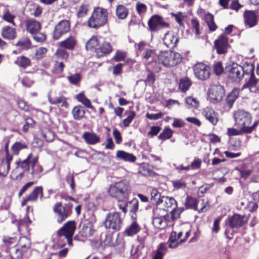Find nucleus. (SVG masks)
Segmentation results:
<instances>
[{
    "label": "nucleus",
    "mask_w": 259,
    "mask_h": 259,
    "mask_svg": "<svg viewBox=\"0 0 259 259\" xmlns=\"http://www.w3.org/2000/svg\"><path fill=\"white\" fill-rule=\"evenodd\" d=\"M132 188L130 183L126 180H121L110 185L108 193L112 197L118 201L127 200L131 194Z\"/></svg>",
    "instance_id": "nucleus-1"
},
{
    "label": "nucleus",
    "mask_w": 259,
    "mask_h": 259,
    "mask_svg": "<svg viewBox=\"0 0 259 259\" xmlns=\"http://www.w3.org/2000/svg\"><path fill=\"white\" fill-rule=\"evenodd\" d=\"M108 18V13L107 9L100 7L96 8L88 20V25L91 28L98 29L107 24Z\"/></svg>",
    "instance_id": "nucleus-2"
},
{
    "label": "nucleus",
    "mask_w": 259,
    "mask_h": 259,
    "mask_svg": "<svg viewBox=\"0 0 259 259\" xmlns=\"http://www.w3.org/2000/svg\"><path fill=\"white\" fill-rule=\"evenodd\" d=\"M234 118L235 126L237 128H242L245 131V134L251 133L252 128L247 127L251 121V115L249 113L244 110H239L234 113Z\"/></svg>",
    "instance_id": "nucleus-3"
},
{
    "label": "nucleus",
    "mask_w": 259,
    "mask_h": 259,
    "mask_svg": "<svg viewBox=\"0 0 259 259\" xmlns=\"http://www.w3.org/2000/svg\"><path fill=\"white\" fill-rule=\"evenodd\" d=\"M158 61L163 66L170 67L177 65L182 60L181 55L170 50L162 51L158 57Z\"/></svg>",
    "instance_id": "nucleus-4"
},
{
    "label": "nucleus",
    "mask_w": 259,
    "mask_h": 259,
    "mask_svg": "<svg viewBox=\"0 0 259 259\" xmlns=\"http://www.w3.org/2000/svg\"><path fill=\"white\" fill-rule=\"evenodd\" d=\"M31 241L26 237H20L17 244L11 248V256L20 259L31 247Z\"/></svg>",
    "instance_id": "nucleus-5"
},
{
    "label": "nucleus",
    "mask_w": 259,
    "mask_h": 259,
    "mask_svg": "<svg viewBox=\"0 0 259 259\" xmlns=\"http://www.w3.org/2000/svg\"><path fill=\"white\" fill-rule=\"evenodd\" d=\"M72 207L73 205L70 202L66 203L64 205L60 202L55 204L53 210L58 223L63 222L71 214Z\"/></svg>",
    "instance_id": "nucleus-6"
},
{
    "label": "nucleus",
    "mask_w": 259,
    "mask_h": 259,
    "mask_svg": "<svg viewBox=\"0 0 259 259\" xmlns=\"http://www.w3.org/2000/svg\"><path fill=\"white\" fill-rule=\"evenodd\" d=\"M225 72L228 78L233 81H240L244 75L243 68L235 63L226 66Z\"/></svg>",
    "instance_id": "nucleus-7"
},
{
    "label": "nucleus",
    "mask_w": 259,
    "mask_h": 259,
    "mask_svg": "<svg viewBox=\"0 0 259 259\" xmlns=\"http://www.w3.org/2000/svg\"><path fill=\"white\" fill-rule=\"evenodd\" d=\"M104 225L106 228L115 231L119 230L122 225L119 213L117 212L108 213L106 217Z\"/></svg>",
    "instance_id": "nucleus-8"
},
{
    "label": "nucleus",
    "mask_w": 259,
    "mask_h": 259,
    "mask_svg": "<svg viewBox=\"0 0 259 259\" xmlns=\"http://www.w3.org/2000/svg\"><path fill=\"white\" fill-rule=\"evenodd\" d=\"M76 229L75 223L74 221H70L64 224L63 227L58 231L59 237L64 236L67 240L69 245L72 244V237Z\"/></svg>",
    "instance_id": "nucleus-9"
},
{
    "label": "nucleus",
    "mask_w": 259,
    "mask_h": 259,
    "mask_svg": "<svg viewBox=\"0 0 259 259\" xmlns=\"http://www.w3.org/2000/svg\"><path fill=\"white\" fill-rule=\"evenodd\" d=\"M195 76L198 80H205L207 79L210 74L209 67L203 63H197L193 67Z\"/></svg>",
    "instance_id": "nucleus-10"
},
{
    "label": "nucleus",
    "mask_w": 259,
    "mask_h": 259,
    "mask_svg": "<svg viewBox=\"0 0 259 259\" xmlns=\"http://www.w3.org/2000/svg\"><path fill=\"white\" fill-rule=\"evenodd\" d=\"M225 95V89L220 84L211 85L208 91V96L211 102L216 103L220 102Z\"/></svg>",
    "instance_id": "nucleus-11"
},
{
    "label": "nucleus",
    "mask_w": 259,
    "mask_h": 259,
    "mask_svg": "<svg viewBox=\"0 0 259 259\" xmlns=\"http://www.w3.org/2000/svg\"><path fill=\"white\" fill-rule=\"evenodd\" d=\"M149 30L151 32H157L162 28H168V23L165 22L162 17L158 15H153L148 22Z\"/></svg>",
    "instance_id": "nucleus-12"
},
{
    "label": "nucleus",
    "mask_w": 259,
    "mask_h": 259,
    "mask_svg": "<svg viewBox=\"0 0 259 259\" xmlns=\"http://www.w3.org/2000/svg\"><path fill=\"white\" fill-rule=\"evenodd\" d=\"M70 29L69 21L64 20L60 21L55 27L53 38L55 40L59 39L63 35L68 32Z\"/></svg>",
    "instance_id": "nucleus-13"
},
{
    "label": "nucleus",
    "mask_w": 259,
    "mask_h": 259,
    "mask_svg": "<svg viewBox=\"0 0 259 259\" xmlns=\"http://www.w3.org/2000/svg\"><path fill=\"white\" fill-rule=\"evenodd\" d=\"M244 24L248 28L255 26L257 23V15L255 11L246 10L243 14Z\"/></svg>",
    "instance_id": "nucleus-14"
},
{
    "label": "nucleus",
    "mask_w": 259,
    "mask_h": 259,
    "mask_svg": "<svg viewBox=\"0 0 259 259\" xmlns=\"http://www.w3.org/2000/svg\"><path fill=\"white\" fill-rule=\"evenodd\" d=\"M112 50V46L110 42L105 40L95 48V52L97 57H101L109 54Z\"/></svg>",
    "instance_id": "nucleus-15"
},
{
    "label": "nucleus",
    "mask_w": 259,
    "mask_h": 259,
    "mask_svg": "<svg viewBox=\"0 0 259 259\" xmlns=\"http://www.w3.org/2000/svg\"><path fill=\"white\" fill-rule=\"evenodd\" d=\"M214 46L218 54H224L227 53L229 46L227 37L224 35L221 36L215 40Z\"/></svg>",
    "instance_id": "nucleus-16"
},
{
    "label": "nucleus",
    "mask_w": 259,
    "mask_h": 259,
    "mask_svg": "<svg viewBox=\"0 0 259 259\" xmlns=\"http://www.w3.org/2000/svg\"><path fill=\"white\" fill-rule=\"evenodd\" d=\"M229 225L231 228H238L243 226L247 222L244 215L235 214L229 218Z\"/></svg>",
    "instance_id": "nucleus-17"
},
{
    "label": "nucleus",
    "mask_w": 259,
    "mask_h": 259,
    "mask_svg": "<svg viewBox=\"0 0 259 259\" xmlns=\"http://www.w3.org/2000/svg\"><path fill=\"white\" fill-rule=\"evenodd\" d=\"M6 156L0 164V173L3 175H7L10 169V163L13 159V156L8 153V144L6 145Z\"/></svg>",
    "instance_id": "nucleus-18"
},
{
    "label": "nucleus",
    "mask_w": 259,
    "mask_h": 259,
    "mask_svg": "<svg viewBox=\"0 0 259 259\" xmlns=\"http://www.w3.org/2000/svg\"><path fill=\"white\" fill-rule=\"evenodd\" d=\"M31 170L30 174L33 179H38L40 178L43 168L38 163L37 156L33 157L31 159Z\"/></svg>",
    "instance_id": "nucleus-19"
},
{
    "label": "nucleus",
    "mask_w": 259,
    "mask_h": 259,
    "mask_svg": "<svg viewBox=\"0 0 259 259\" xmlns=\"http://www.w3.org/2000/svg\"><path fill=\"white\" fill-rule=\"evenodd\" d=\"M202 115L205 119L215 125L218 122V113L211 108L207 107L202 111Z\"/></svg>",
    "instance_id": "nucleus-20"
},
{
    "label": "nucleus",
    "mask_w": 259,
    "mask_h": 259,
    "mask_svg": "<svg viewBox=\"0 0 259 259\" xmlns=\"http://www.w3.org/2000/svg\"><path fill=\"white\" fill-rule=\"evenodd\" d=\"M163 39L164 45L170 48L176 47L179 40L178 36L172 32L166 33Z\"/></svg>",
    "instance_id": "nucleus-21"
},
{
    "label": "nucleus",
    "mask_w": 259,
    "mask_h": 259,
    "mask_svg": "<svg viewBox=\"0 0 259 259\" xmlns=\"http://www.w3.org/2000/svg\"><path fill=\"white\" fill-rule=\"evenodd\" d=\"M127 212L129 211L131 217L136 219L139 210V202L137 199L134 198L126 203Z\"/></svg>",
    "instance_id": "nucleus-22"
},
{
    "label": "nucleus",
    "mask_w": 259,
    "mask_h": 259,
    "mask_svg": "<svg viewBox=\"0 0 259 259\" xmlns=\"http://www.w3.org/2000/svg\"><path fill=\"white\" fill-rule=\"evenodd\" d=\"M155 51L152 49H146L143 53L142 57L146 66L152 65L153 63L156 64L154 60Z\"/></svg>",
    "instance_id": "nucleus-23"
},
{
    "label": "nucleus",
    "mask_w": 259,
    "mask_h": 259,
    "mask_svg": "<svg viewBox=\"0 0 259 259\" xmlns=\"http://www.w3.org/2000/svg\"><path fill=\"white\" fill-rule=\"evenodd\" d=\"M32 158V154L30 153L25 159L16 161V168H20L23 172L29 171L31 165Z\"/></svg>",
    "instance_id": "nucleus-24"
},
{
    "label": "nucleus",
    "mask_w": 259,
    "mask_h": 259,
    "mask_svg": "<svg viewBox=\"0 0 259 259\" xmlns=\"http://www.w3.org/2000/svg\"><path fill=\"white\" fill-rule=\"evenodd\" d=\"M169 216L168 215H164L160 217L154 216L153 218L152 224L155 227L162 229L167 226V220Z\"/></svg>",
    "instance_id": "nucleus-25"
},
{
    "label": "nucleus",
    "mask_w": 259,
    "mask_h": 259,
    "mask_svg": "<svg viewBox=\"0 0 259 259\" xmlns=\"http://www.w3.org/2000/svg\"><path fill=\"white\" fill-rule=\"evenodd\" d=\"M2 37L8 40H13L16 37L17 33L16 29L9 26L4 27L1 31Z\"/></svg>",
    "instance_id": "nucleus-26"
},
{
    "label": "nucleus",
    "mask_w": 259,
    "mask_h": 259,
    "mask_svg": "<svg viewBox=\"0 0 259 259\" xmlns=\"http://www.w3.org/2000/svg\"><path fill=\"white\" fill-rule=\"evenodd\" d=\"M39 197L41 200H42L44 197L43 188L41 186L36 187L33 191L27 196V200H30V202H35Z\"/></svg>",
    "instance_id": "nucleus-27"
},
{
    "label": "nucleus",
    "mask_w": 259,
    "mask_h": 259,
    "mask_svg": "<svg viewBox=\"0 0 259 259\" xmlns=\"http://www.w3.org/2000/svg\"><path fill=\"white\" fill-rule=\"evenodd\" d=\"M116 158L125 161L134 162L136 160V157L133 154L126 152L122 150H118L116 152Z\"/></svg>",
    "instance_id": "nucleus-28"
},
{
    "label": "nucleus",
    "mask_w": 259,
    "mask_h": 259,
    "mask_svg": "<svg viewBox=\"0 0 259 259\" xmlns=\"http://www.w3.org/2000/svg\"><path fill=\"white\" fill-rule=\"evenodd\" d=\"M40 24L33 19H30L26 22V29L31 34H33L39 31Z\"/></svg>",
    "instance_id": "nucleus-29"
},
{
    "label": "nucleus",
    "mask_w": 259,
    "mask_h": 259,
    "mask_svg": "<svg viewBox=\"0 0 259 259\" xmlns=\"http://www.w3.org/2000/svg\"><path fill=\"white\" fill-rule=\"evenodd\" d=\"M82 138L84 139L85 141L90 145H94L100 142V138L94 133L85 132L82 135Z\"/></svg>",
    "instance_id": "nucleus-30"
},
{
    "label": "nucleus",
    "mask_w": 259,
    "mask_h": 259,
    "mask_svg": "<svg viewBox=\"0 0 259 259\" xmlns=\"http://www.w3.org/2000/svg\"><path fill=\"white\" fill-rule=\"evenodd\" d=\"M94 231L93 224L90 222H88L83 224L80 232L81 236L87 237L92 236Z\"/></svg>",
    "instance_id": "nucleus-31"
},
{
    "label": "nucleus",
    "mask_w": 259,
    "mask_h": 259,
    "mask_svg": "<svg viewBox=\"0 0 259 259\" xmlns=\"http://www.w3.org/2000/svg\"><path fill=\"white\" fill-rule=\"evenodd\" d=\"M49 101L51 104L56 105L62 103V107H67L68 104L66 101L65 98L61 95L56 96H49Z\"/></svg>",
    "instance_id": "nucleus-32"
},
{
    "label": "nucleus",
    "mask_w": 259,
    "mask_h": 259,
    "mask_svg": "<svg viewBox=\"0 0 259 259\" xmlns=\"http://www.w3.org/2000/svg\"><path fill=\"white\" fill-rule=\"evenodd\" d=\"M76 40L72 36L68 37L65 40L60 42V46L62 48H64L69 50H72L74 49L76 45Z\"/></svg>",
    "instance_id": "nucleus-33"
},
{
    "label": "nucleus",
    "mask_w": 259,
    "mask_h": 259,
    "mask_svg": "<svg viewBox=\"0 0 259 259\" xmlns=\"http://www.w3.org/2000/svg\"><path fill=\"white\" fill-rule=\"evenodd\" d=\"M257 83V80L255 78L253 73L252 72L249 80L243 85L242 89L249 88L250 91L255 92L257 90L256 88Z\"/></svg>",
    "instance_id": "nucleus-34"
},
{
    "label": "nucleus",
    "mask_w": 259,
    "mask_h": 259,
    "mask_svg": "<svg viewBox=\"0 0 259 259\" xmlns=\"http://www.w3.org/2000/svg\"><path fill=\"white\" fill-rule=\"evenodd\" d=\"M141 228L138 224L136 222H133L125 230V234L128 236H132L140 230Z\"/></svg>",
    "instance_id": "nucleus-35"
},
{
    "label": "nucleus",
    "mask_w": 259,
    "mask_h": 259,
    "mask_svg": "<svg viewBox=\"0 0 259 259\" xmlns=\"http://www.w3.org/2000/svg\"><path fill=\"white\" fill-rule=\"evenodd\" d=\"M160 193L156 189H153L151 192V202L153 204L158 205L162 203Z\"/></svg>",
    "instance_id": "nucleus-36"
},
{
    "label": "nucleus",
    "mask_w": 259,
    "mask_h": 259,
    "mask_svg": "<svg viewBox=\"0 0 259 259\" xmlns=\"http://www.w3.org/2000/svg\"><path fill=\"white\" fill-rule=\"evenodd\" d=\"M73 118L79 120L84 116L85 111L80 106H76L73 108L72 111Z\"/></svg>",
    "instance_id": "nucleus-37"
},
{
    "label": "nucleus",
    "mask_w": 259,
    "mask_h": 259,
    "mask_svg": "<svg viewBox=\"0 0 259 259\" xmlns=\"http://www.w3.org/2000/svg\"><path fill=\"white\" fill-rule=\"evenodd\" d=\"M162 203H164V207L166 208L176 207L177 202L172 197L162 196Z\"/></svg>",
    "instance_id": "nucleus-38"
},
{
    "label": "nucleus",
    "mask_w": 259,
    "mask_h": 259,
    "mask_svg": "<svg viewBox=\"0 0 259 259\" xmlns=\"http://www.w3.org/2000/svg\"><path fill=\"white\" fill-rule=\"evenodd\" d=\"M15 46L20 47L23 50H27L31 48V44L30 39L27 37H23L18 40Z\"/></svg>",
    "instance_id": "nucleus-39"
},
{
    "label": "nucleus",
    "mask_w": 259,
    "mask_h": 259,
    "mask_svg": "<svg viewBox=\"0 0 259 259\" xmlns=\"http://www.w3.org/2000/svg\"><path fill=\"white\" fill-rule=\"evenodd\" d=\"M128 14V11L123 5H118L116 9V15L119 19H125Z\"/></svg>",
    "instance_id": "nucleus-40"
},
{
    "label": "nucleus",
    "mask_w": 259,
    "mask_h": 259,
    "mask_svg": "<svg viewBox=\"0 0 259 259\" xmlns=\"http://www.w3.org/2000/svg\"><path fill=\"white\" fill-rule=\"evenodd\" d=\"M192 84L190 79L187 77L182 78L179 83V89L181 92L185 93L190 88Z\"/></svg>",
    "instance_id": "nucleus-41"
},
{
    "label": "nucleus",
    "mask_w": 259,
    "mask_h": 259,
    "mask_svg": "<svg viewBox=\"0 0 259 259\" xmlns=\"http://www.w3.org/2000/svg\"><path fill=\"white\" fill-rule=\"evenodd\" d=\"M14 63L23 68H26L31 64L30 59L24 56L18 57Z\"/></svg>",
    "instance_id": "nucleus-42"
},
{
    "label": "nucleus",
    "mask_w": 259,
    "mask_h": 259,
    "mask_svg": "<svg viewBox=\"0 0 259 259\" xmlns=\"http://www.w3.org/2000/svg\"><path fill=\"white\" fill-rule=\"evenodd\" d=\"M239 95L238 89L233 90L227 97L226 102L229 107H231Z\"/></svg>",
    "instance_id": "nucleus-43"
},
{
    "label": "nucleus",
    "mask_w": 259,
    "mask_h": 259,
    "mask_svg": "<svg viewBox=\"0 0 259 259\" xmlns=\"http://www.w3.org/2000/svg\"><path fill=\"white\" fill-rule=\"evenodd\" d=\"M166 245L164 243H160L153 256V259H163L165 252L166 251Z\"/></svg>",
    "instance_id": "nucleus-44"
},
{
    "label": "nucleus",
    "mask_w": 259,
    "mask_h": 259,
    "mask_svg": "<svg viewBox=\"0 0 259 259\" xmlns=\"http://www.w3.org/2000/svg\"><path fill=\"white\" fill-rule=\"evenodd\" d=\"M76 99L78 101L81 102L86 107L92 110H94V107L92 105L90 100L88 99L83 94L80 93L76 96Z\"/></svg>",
    "instance_id": "nucleus-45"
},
{
    "label": "nucleus",
    "mask_w": 259,
    "mask_h": 259,
    "mask_svg": "<svg viewBox=\"0 0 259 259\" xmlns=\"http://www.w3.org/2000/svg\"><path fill=\"white\" fill-rule=\"evenodd\" d=\"M197 200L196 198L187 196L185 202V205L187 209H197Z\"/></svg>",
    "instance_id": "nucleus-46"
},
{
    "label": "nucleus",
    "mask_w": 259,
    "mask_h": 259,
    "mask_svg": "<svg viewBox=\"0 0 259 259\" xmlns=\"http://www.w3.org/2000/svg\"><path fill=\"white\" fill-rule=\"evenodd\" d=\"M67 78L71 84L78 86L81 81V75L79 73H75L68 76Z\"/></svg>",
    "instance_id": "nucleus-47"
},
{
    "label": "nucleus",
    "mask_w": 259,
    "mask_h": 259,
    "mask_svg": "<svg viewBox=\"0 0 259 259\" xmlns=\"http://www.w3.org/2000/svg\"><path fill=\"white\" fill-rule=\"evenodd\" d=\"M27 148V146L23 143L17 142L15 143L11 147V150L13 154L17 155L19 151L23 149Z\"/></svg>",
    "instance_id": "nucleus-48"
},
{
    "label": "nucleus",
    "mask_w": 259,
    "mask_h": 259,
    "mask_svg": "<svg viewBox=\"0 0 259 259\" xmlns=\"http://www.w3.org/2000/svg\"><path fill=\"white\" fill-rule=\"evenodd\" d=\"M213 71L214 73L219 75L224 71L222 63L221 61H215L213 65Z\"/></svg>",
    "instance_id": "nucleus-49"
},
{
    "label": "nucleus",
    "mask_w": 259,
    "mask_h": 259,
    "mask_svg": "<svg viewBox=\"0 0 259 259\" xmlns=\"http://www.w3.org/2000/svg\"><path fill=\"white\" fill-rule=\"evenodd\" d=\"M126 114H127V117L122 121L123 124L125 127L129 126L136 116L135 112L133 111L126 112Z\"/></svg>",
    "instance_id": "nucleus-50"
},
{
    "label": "nucleus",
    "mask_w": 259,
    "mask_h": 259,
    "mask_svg": "<svg viewBox=\"0 0 259 259\" xmlns=\"http://www.w3.org/2000/svg\"><path fill=\"white\" fill-rule=\"evenodd\" d=\"M2 18L4 20L11 23L13 26H16V24L14 21L15 16L11 14L8 10L4 12V15Z\"/></svg>",
    "instance_id": "nucleus-51"
},
{
    "label": "nucleus",
    "mask_w": 259,
    "mask_h": 259,
    "mask_svg": "<svg viewBox=\"0 0 259 259\" xmlns=\"http://www.w3.org/2000/svg\"><path fill=\"white\" fill-rule=\"evenodd\" d=\"M173 132L170 128H166L163 131L162 133H161L158 136V139L165 140L166 139H170L172 136Z\"/></svg>",
    "instance_id": "nucleus-52"
},
{
    "label": "nucleus",
    "mask_w": 259,
    "mask_h": 259,
    "mask_svg": "<svg viewBox=\"0 0 259 259\" xmlns=\"http://www.w3.org/2000/svg\"><path fill=\"white\" fill-rule=\"evenodd\" d=\"M185 102L189 106V107L197 108L199 106V102L197 100L191 97L186 98Z\"/></svg>",
    "instance_id": "nucleus-53"
},
{
    "label": "nucleus",
    "mask_w": 259,
    "mask_h": 259,
    "mask_svg": "<svg viewBox=\"0 0 259 259\" xmlns=\"http://www.w3.org/2000/svg\"><path fill=\"white\" fill-rule=\"evenodd\" d=\"M238 129H235L234 128H228L227 129V134L229 136H233L240 135L243 133H245L244 131L241 128H238Z\"/></svg>",
    "instance_id": "nucleus-54"
},
{
    "label": "nucleus",
    "mask_w": 259,
    "mask_h": 259,
    "mask_svg": "<svg viewBox=\"0 0 259 259\" xmlns=\"http://www.w3.org/2000/svg\"><path fill=\"white\" fill-rule=\"evenodd\" d=\"M47 50L44 47H40L37 49L35 51V57L37 60H40L43 58L47 53Z\"/></svg>",
    "instance_id": "nucleus-55"
},
{
    "label": "nucleus",
    "mask_w": 259,
    "mask_h": 259,
    "mask_svg": "<svg viewBox=\"0 0 259 259\" xmlns=\"http://www.w3.org/2000/svg\"><path fill=\"white\" fill-rule=\"evenodd\" d=\"M89 11L88 6L87 5H81L78 9L77 13V17L78 18H82L87 15Z\"/></svg>",
    "instance_id": "nucleus-56"
},
{
    "label": "nucleus",
    "mask_w": 259,
    "mask_h": 259,
    "mask_svg": "<svg viewBox=\"0 0 259 259\" xmlns=\"http://www.w3.org/2000/svg\"><path fill=\"white\" fill-rule=\"evenodd\" d=\"M155 80V77L154 74L151 71H148L146 79L145 80L146 84L151 85L154 83Z\"/></svg>",
    "instance_id": "nucleus-57"
},
{
    "label": "nucleus",
    "mask_w": 259,
    "mask_h": 259,
    "mask_svg": "<svg viewBox=\"0 0 259 259\" xmlns=\"http://www.w3.org/2000/svg\"><path fill=\"white\" fill-rule=\"evenodd\" d=\"M98 39L96 37L91 38L86 44L85 47L87 50L91 49L92 48L97 47Z\"/></svg>",
    "instance_id": "nucleus-58"
},
{
    "label": "nucleus",
    "mask_w": 259,
    "mask_h": 259,
    "mask_svg": "<svg viewBox=\"0 0 259 259\" xmlns=\"http://www.w3.org/2000/svg\"><path fill=\"white\" fill-rule=\"evenodd\" d=\"M32 35L33 39L37 42H43L46 39V35L42 33L39 32V31Z\"/></svg>",
    "instance_id": "nucleus-59"
},
{
    "label": "nucleus",
    "mask_w": 259,
    "mask_h": 259,
    "mask_svg": "<svg viewBox=\"0 0 259 259\" xmlns=\"http://www.w3.org/2000/svg\"><path fill=\"white\" fill-rule=\"evenodd\" d=\"M55 55L57 58L60 59H66L68 57L67 52L63 49H58L55 53Z\"/></svg>",
    "instance_id": "nucleus-60"
},
{
    "label": "nucleus",
    "mask_w": 259,
    "mask_h": 259,
    "mask_svg": "<svg viewBox=\"0 0 259 259\" xmlns=\"http://www.w3.org/2000/svg\"><path fill=\"white\" fill-rule=\"evenodd\" d=\"M136 10L139 14L142 15L146 12L147 7L144 4L138 3L136 5Z\"/></svg>",
    "instance_id": "nucleus-61"
},
{
    "label": "nucleus",
    "mask_w": 259,
    "mask_h": 259,
    "mask_svg": "<svg viewBox=\"0 0 259 259\" xmlns=\"http://www.w3.org/2000/svg\"><path fill=\"white\" fill-rule=\"evenodd\" d=\"M113 135L116 143L117 144H120L122 142V137L119 131L117 129L114 128L113 131Z\"/></svg>",
    "instance_id": "nucleus-62"
},
{
    "label": "nucleus",
    "mask_w": 259,
    "mask_h": 259,
    "mask_svg": "<svg viewBox=\"0 0 259 259\" xmlns=\"http://www.w3.org/2000/svg\"><path fill=\"white\" fill-rule=\"evenodd\" d=\"M125 58V53L120 51H117L114 57V59L117 62H119L124 60Z\"/></svg>",
    "instance_id": "nucleus-63"
},
{
    "label": "nucleus",
    "mask_w": 259,
    "mask_h": 259,
    "mask_svg": "<svg viewBox=\"0 0 259 259\" xmlns=\"http://www.w3.org/2000/svg\"><path fill=\"white\" fill-rule=\"evenodd\" d=\"M242 7V6L238 3V0H233L229 6V8L237 12Z\"/></svg>",
    "instance_id": "nucleus-64"
}]
</instances>
